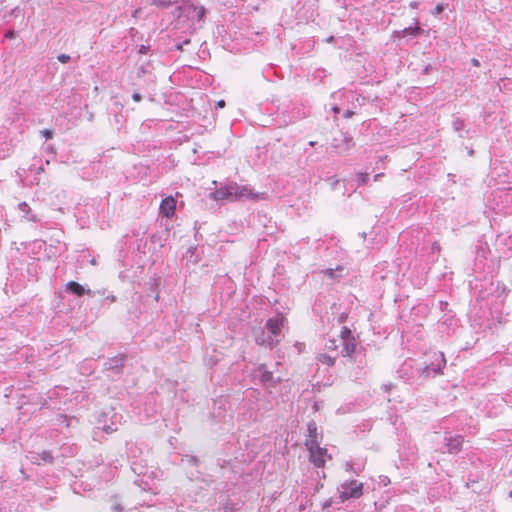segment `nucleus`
<instances>
[{
    "label": "nucleus",
    "mask_w": 512,
    "mask_h": 512,
    "mask_svg": "<svg viewBox=\"0 0 512 512\" xmlns=\"http://www.w3.org/2000/svg\"><path fill=\"white\" fill-rule=\"evenodd\" d=\"M137 452H140L135 444H131L127 448V455L130 460L131 469L136 475L134 483L141 488L142 491H151L153 494L158 493V486L155 481L156 471L147 467L138 460Z\"/></svg>",
    "instance_id": "f257e3e1"
},
{
    "label": "nucleus",
    "mask_w": 512,
    "mask_h": 512,
    "mask_svg": "<svg viewBox=\"0 0 512 512\" xmlns=\"http://www.w3.org/2000/svg\"><path fill=\"white\" fill-rule=\"evenodd\" d=\"M445 365L444 354L439 351H432L425 355V360L416 368V371L423 378L435 377L441 373Z\"/></svg>",
    "instance_id": "f03ea898"
},
{
    "label": "nucleus",
    "mask_w": 512,
    "mask_h": 512,
    "mask_svg": "<svg viewBox=\"0 0 512 512\" xmlns=\"http://www.w3.org/2000/svg\"><path fill=\"white\" fill-rule=\"evenodd\" d=\"M205 8L196 6L190 1H185L175 8L173 15L177 17L179 22L190 21L192 24L200 22L205 16Z\"/></svg>",
    "instance_id": "7ed1b4c3"
},
{
    "label": "nucleus",
    "mask_w": 512,
    "mask_h": 512,
    "mask_svg": "<svg viewBox=\"0 0 512 512\" xmlns=\"http://www.w3.org/2000/svg\"><path fill=\"white\" fill-rule=\"evenodd\" d=\"M260 198L264 199L265 193H254L248 186L226 183V200H257Z\"/></svg>",
    "instance_id": "20e7f679"
},
{
    "label": "nucleus",
    "mask_w": 512,
    "mask_h": 512,
    "mask_svg": "<svg viewBox=\"0 0 512 512\" xmlns=\"http://www.w3.org/2000/svg\"><path fill=\"white\" fill-rule=\"evenodd\" d=\"M341 502L358 499L363 495V483L357 480L344 481L338 488Z\"/></svg>",
    "instance_id": "39448f33"
},
{
    "label": "nucleus",
    "mask_w": 512,
    "mask_h": 512,
    "mask_svg": "<svg viewBox=\"0 0 512 512\" xmlns=\"http://www.w3.org/2000/svg\"><path fill=\"white\" fill-rule=\"evenodd\" d=\"M286 322V318L282 314H277L275 317H271L266 321L265 329L268 331L270 336L274 338L275 345H277L284 337L282 328Z\"/></svg>",
    "instance_id": "423d86ee"
},
{
    "label": "nucleus",
    "mask_w": 512,
    "mask_h": 512,
    "mask_svg": "<svg viewBox=\"0 0 512 512\" xmlns=\"http://www.w3.org/2000/svg\"><path fill=\"white\" fill-rule=\"evenodd\" d=\"M353 146L354 140L352 136L343 132H340L337 136H335L331 142V147L338 155L347 153Z\"/></svg>",
    "instance_id": "0eeeda50"
},
{
    "label": "nucleus",
    "mask_w": 512,
    "mask_h": 512,
    "mask_svg": "<svg viewBox=\"0 0 512 512\" xmlns=\"http://www.w3.org/2000/svg\"><path fill=\"white\" fill-rule=\"evenodd\" d=\"M254 377L259 379L265 387H273L281 380L280 377L275 378L273 373L267 370L266 365L264 364L257 367L254 372Z\"/></svg>",
    "instance_id": "6e6552de"
},
{
    "label": "nucleus",
    "mask_w": 512,
    "mask_h": 512,
    "mask_svg": "<svg viewBox=\"0 0 512 512\" xmlns=\"http://www.w3.org/2000/svg\"><path fill=\"white\" fill-rule=\"evenodd\" d=\"M444 441V447L441 449L443 453L456 454L461 451L463 436L447 433L444 437Z\"/></svg>",
    "instance_id": "1a4fd4ad"
},
{
    "label": "nucleus",
    "mask_w": 512,
    "mask_h": 512,
    "mask_svg": "<svg viewBox=\"0 0 512 512\" xmlns=\"http://www.w3.org/2000/svg\"><path fill=\"white\" fill-rule=\"evenodd\" d=\"M310 452V461L318 468L323 467L325 460L323 458L326 449L321 448L317 441L312 440L311 445L308 446Z\"/></svg>",
    "instance_id": "9d476101"
},
{
    "label": "nucleus",
    "mask_w": 512,
    "mask_h": 512,
    "mask_svg": "<svg viewBox=\"0 0 512 512\" xmlns=\"http://www.w3.org/2000/svg\"><path fill=\"white\" fill-rule=\"evenodd\" d=\"M125 359L126 356L124 354L109 358L104 362V368L112 373V377H114V375L119 376L122 373Z\"/></svg>",
    "instance_id": "9b49d317"
},
{
    "label": "nucleus",
    "mask_w": 512,
    "mask_h": 512,
    "mask_svg": "<svg viewBox=\"0 0 512 512\" xmlns=\"http://www.w3.org/2000/svg\"><path fill=\"white\" fill-rule=\"evenodd\" d=\"M452 129L458 134L460 138H471L470 130L467 128V124L464 119L454 116L452 123Z\"/></svg>",
    "instance_id": "f8f14e48"
},
{
    "label": "nucleus",
    "mask_w": 512,
    "mask_h": 512,
    "mask_svg": "<svg viewBox=\"0 0 512 512\" xmlns=\"http://www.w3.org/2000/svg\"><path fill=\"white\" fill-rule=\"evenodd\" d=\"M414 20H415V26H413V27L410 26V27H406L399 31H394L393 37L394 38H404L406 36L418 37L420 34H422L423 29L419 26L418 19H414Z\"/></svg>",
    "instance_id": "ddd939ff"
},
{
    "label": "nucleus",
    "mask_w": 512,
    "mask_h": 512,
    "mask_svg": "<svg viewBox=\"0 0 512 512\" xmlns=\"http://www.w3.org/2000/svg\"><path fill=\"white\" fill-rule=\"evenodd\" d=\"M255 341L260 346H265L272 349L275 345L274 338L270 336L268 331L264 329H260L255 333Z\"/></svg>",
    "instance_id": "4468645a"
},
{
    "label": "nucleus",
    "mask_w": 512,
    "mask_h": 512,
    "mask_svg": "<svg viewBox=\"0 0 512 512\" xmlns=\"http://www.w3.org/2000/svg\"><path fill=\"white\" fill-rule=\"evenodd\" d=\"M220 392H222L221 389H220ZM214 393H215V398L213 399L212 415L214 418L221 421L224 416V401L222 399L223 396H222V393L217 394V390H215Z\"/></svg>",
    "instance_id": "2eb2a0df"
},
{
    "label": "nucleus",
    "mask_w": 512,
    "mask_h": 512,
    "mask_svg": "<svg viewBox=\"0 0 512 512\" xmlns=\"http://www.w3.org/2000/svg\"><path fill=\"white\" fill-rule=\"evenodd\" d=\"M176 209V201L173 197H166L160 204V213L170 218L174 215Z\"/></svg>",
    "instance_id": "dca6fc26"
},
{
    "label": "nucleus",
    "mask_w": 512,
    "mask_h": 512,
    "mask_svg": "<svg viewBox=\"0 0 512 512\" xmlns=\"http://www.w3.org/2000/svg\"><path fill=\"white\" fill-rule=\"evenodd\" d=\"M66 291L77 296H83L87 294L89 296H95V292L90 289H85L81 284L75 281H70L66 284Z\"/></svg>",
    "instance_id": "f3484780"
},
{
    "label": "nucleus",
    "mask_w": 512,
    "mask_h": 512,
    "mask_svg": "<svg viewBox=\"0 0 512 512\" xmlns=\"http://www.w3.org/2000/svg\"><path fill=\"white\" fill-rule=\"evenodd\" d=\"M212 184L214 185V191L209 192L207 198L214 201L216 204L215 206L217 208L221 207V201L224 200V187L221 186L220 188H217V182L212 181Z\"/></svg>",
    "instance_id": "a211bd4d"
},
{
    "label": "nucleus",
    "mask_w": 512,
    "mask_h": 512,
    "mask_svg": "<svg viewBox=\"0 0 512 512\" xmlns=\"http://www.w3.org/2000/svg\"><path fill=\"white\" fill-rule=\"evenodd\" d=\"M342 350L341 354L343 357L352 358L356 351V342L355 339H345V341L341 342Z\"/></svg>",
    "instance_id": "6ab92c4d"
},
{
    "label": "nucleus",
    "mask_w": 512,
    "mask_h": 512,
    "mask_svg": "<svg viewBox=\"0 0 512 512\" xmlns=\"http://www.w3.org/2000/svg\"><path fill=\"white\" fill-rule=\"evenodd\" d=\"M18 209L20 212L23 213L24 218L27 219L28 221H32V222L39 221V218L37 217V215L32 212L30 206L26 202L19 203Z\"/></svg>",
    "instance_id": "aec40b11"
},
{
    "label": "nucleus",
    "mask_w": 512,
    "mask_h": 512,
    "mask_svg": "<svg viewBox=\"0 0 512 512\" xmlns=\"http://www.w3.org/2000/svg\"><path fill=\"white\" fill-rule=\"evenodd\" d=\"M32 461L36 464L43 463H53V456L49 451H42L41 453H37L34 457H32Z\"/></svg>",
    "instance_id": "412c9836"
},
{
    "label": "nucleus",
    "mask_w": 512,
    "mask_h": 512,
    "mask_svg": "<svg viewBox=\"0 0 512 512\" xmlns=\"http://www.w3.org/2000/svg\"><path fill=\"white\" fill-rule=\"evenodd\" d=\"M196 252H197L196 247H193V246L189 247L186 250L185 254L183 255V259L187 263H193V264L197 263L199 261V259H198Z\"/></svg>",
    "instance_id": "4be33fe9"
},
{
    "label": "nucleus",
    "mask_w": 512,
    "mask_h": 512,
    "mask_svg": "<svg viewBox=\"0 0 512 512\" xmlns=\"http://www.w3.org/2000/svg\"><path fill=\"white\" fill-rule=\"evenodd\" d=\"M336 358H337V355L321 353L317 356V361L326 366H333Z\"/></svg>",
    "instance_id": "5701e85b"
},
{
    "label": "nucleus",
    "mask_w": 512,
    "mask_h": 512,
    "mask_svg": "<svg viewBox=\"0 0 512 512\" xmlns=\"http://www.w3.org/2000/svg\"><path fill=\"white\" fill-rule=\"evenodd\" d=\"M363 468V464H354L352 461H347L345 463V471L353 472L356 475H359L362 472Z\"/></svg>",
    "instance_id": "b1692460"
},
{
    "label": "nucleus",
    "mask_w": 512,
    "mask_h": 512,
    "mask_svg": "<svg viewBox=\"0 0 512 512\" xmlns=\"http://www.w3.org/2000/svg\"><path fill=\"white\" fill-rule=\"evenodd\" d=\"M307 427H308V432H309V437H310V440H307V442H306V445L308 447L309 445H311L312 440L317 441V426H316L315 422H309Z\"/></svg>",
    "instance_id": "393cba45"
},
{
    "label": "nucleus",
    "mask_w": 512,
    "mask_h": 512,
    "mask_svg": "<svg viewBox=\"0 0 512 512\" xmlns=\"http://www.w3.org/2000/svg\"><path fill=\"white\" fill-rule=\"evenodd\" d=\"M182 465L197 466L198 459L193 455H183L181 458Z\"/></svg>",
    "instance_id": "a878e982"
},
{
    "label": "nucleus",
    "mask_w": 512,
    "mask_h": 512,
    "mask_svg": "<svg viewBox=\"0 0 512 512\" xmlns=\"http://www.w3.org/2000/svg\"><path fill=\"white\" fill-rule=\"evenodd\" d=\"M340 337H341V342L345 341V339H352L354 338L352 336V332L350 329H348L347 327H342V330H341V334H340Z\"/></svg>",
    "instance_id": "bb28decb"
},
{
    "label": "nucleus",
    "mask_w": 512,
    "mask_h": 512,
    "mask_svg": "<svg viewBox=\"0 0 512 512\" xmlns=\"http://www.w3.org/2000/svg\"><path fill=\"white\" fill-rule=\"evenodd\" d=\"M152 4L157 7L165 9L171 6L172 2L171 0H152Z\"/></svg>",
    "instance_id": "cd10ccee"
},
{
    "label": "nucleus",
    "mask_w": 512,
    "mask_h": 512,
    "mask_svg": "<svg viewBox=\"0 0 512 512\" xmlns=\"http://www.w3.org/2000/svg\"><path fill=\"white\" fill-rule=\"evenodd\" d=\"M111 511L112 512H123V506L118 502L116 497H114L112 499Z\"/></svg>",
    "instance_id": "c85d7f7f"
},
{
    "label": "nucleus",
    "mask_w": 512,
    "mask_h": 512,
    "mask_svg": "<svg viewBox=\"0 0 512 512\" xmlns=\"http://www.w3.org/2000/svg\"><path fill=\"white\" fill-rule=\"evenodd\" d=\"M369 180V174L368 173H359L357 175V181L359 185H365Z\"/></svg>",
    "instance_id": "c756f323"
},
{
    "label": "nucleus",
    "mask_w": 512,
    "mask_h": 512,
    "mask_svg": "<svg viewBox=\"0 0 512 512\" xmlns=\"http://www.w3.org/2000/svg\"><path fill=\"white\" fill-rule=\"evenodd\" d=\"M447 5L443 4V3H439L436 5V7L434 8L433 10V15H440L446 8Z\"/></svg>",
    "instance_id": "7c9ffc66"
},
{
    "label": "nucleus",
    "mask_w": 512,
    "mask_h": 512,
    "mask_svg": "<svg viewBox=\"0 0 512 512\" xmlns=\"http://www.w3.org/2000/svg\"><path fill=\"white\" fill-rule=\"evenodd\" d=\"M337 347L336 340H329L326 344V349L329 351H336Z\"/></svg>",
    "instance_id": "2f4dec72"
},
{
    "label": "nucleus",
    "mask_w": 512,
    "mask_h": 512,
    "mask_svg": "<svg viewBox=\"0 0 512 512\" xmlns=\"http://www.w3.org/2000/svg\"><path fill=\"white\" fill-rule=\"evenodd\" d=\"M41 135L46 139V140H49L53 137L54 135V132L52 130H49V129H44V130H41Z\"/></svg>",
    "instance_id": "473e14b6"
},
{
    "label": "nucleus",
    "mask_w": 512,
    "mask_h": 512,
    "mask_svg": "<svg viewBox=\"0 0 512 512\" xmlns=\"http://www.w3.org/2000/svg\"><path fill=\"white\" fill-rule=\"evenodd\" d=\"M57 59L61 62V63H68L70 61V56L68 54H59L57 56Z\"/></svg>",
    "instance_id": "72a5a7b5"
},
{
    "label": "nucleus",
    "mask_w": 512,
    "mask_h": 512,
    "mask_svg": "<svg viewBox=\"0 0 512 512\" xmlns=\"http://www.w3.org/2000/svg\"><path fill=\"white\" fill-rule=\"evenodd\" d=\"M408 368H412V361H406L404 362V364L402 365V368L400 370V372H407L408 371Z\"/></svg>",
    "instance_id": "f704fd0d"
},
{
    "label": "nucleus",
    "mask_w": 512,
    "mask_h": 512,
    "mask_svg": "<svg viewBox=\"0 0 512 512\" xmlns=\"http://www.w3.org/2000/svg\"><path fill=\"white\" fill-rule=\"evenodd\" d=\"M188 44H190V39H185L184 41L177 43L175 47L177 50H183V46Z\"/></svg>",
    "instance_id": "c9c22d12"
},
{
    "label": "nucleus",
    "mask_w": 512,
    "mask_h": 512,
    "mask_svg": "<svg viewBox=\"0 0 512 512\" xmlns=\"http://www.w3.org/2000/svg\"><path fill=\"white\" fill-rule=\"evenodd\" d=\"M30 170L34 171L36 174H40V173L44 172V166L36 167L35 165H33L30 167Z\"/></svg>",
    "instance_id": "e433bc0d"
},
{
    "label": "nucleus",
    "mask_w": 512,
    "mask_h": 512,
    "mask_svg": "<svg viewBox=\"0 0 512 512\" xmlns=\"http://www.w3.org/2000/svg\"><path fill=\"white\" fill-rule=\"evenodd\" d=\"M116 469V467L114 468H111L109 469V473L105 476V481H109L113 478L114 476V470Z\"/></svg>",
    "instance_id": "4c0bfd02"
},
{
    "label": "nucleus",
    "mask_w": 512,
    "mask_h": 512,
    "mask_svg": "<svg viewBox=\"0 0 512 512\" xmlns=\"http://www.w3.org/2000/svg\"><path fill=\"white\" fill-rule=\"evenodd\" d=\"M324 275L329 278H334L335 271L333 269H326L323 271Z\"/></svg>",
    "instance_id": "58836bf2"
},
{
    "label": "nucleus",
    "mask_w": 512,
    "mask_h": 512,
    "mask_svg": "<svg viewBox=\"0 0 512 512\" xmlns=\"http://www.w3.org/2000/svg\"><path fill=\"white\" fill-rule=\"evenodd\" d=\"M132 99H133L135 102H140V101H141V99H142V96H141V94H140V93L135 92V93H133V95H132Z\"/></svg>",
    "instance_id": "ea45409f"
},
{
    "label": "nucleus",
    "mask_w": 512,
    "mask_h": 512,
    "mask_svg": "<svg viewBox=\"0 0 512 512\" xmlns=\"http://www.w3.org/2000/svg\"><path fill=\"white\" fill-rule=\"evenodd\" d=\"M103 431L106 432V433H112L113 431H115L114 428H112L111 426L109 425H104L103 426Z\"/></svg>",
    "instance_id": "a19ab883"
},
{
    "label": "nucleus",
    "mask_w": 512,
    "mask_h": 512,
    "mask_svg": "<svg viewBox=\"0 0 512 512\" xmlns=\"http://www.w3.org/2000/svg\"><path fill=\"white\" fill-rule=\"evenodd\" d=\"M353 114H354V112H353V111H351V110H346V111L344 112V114H343V117H344V118H350Z\"/></svg>",
    "instance_id": "79ce46f5"
},
{
    "label": "nucleus",
    "mask_w": 512,
    "mask_h": 512,
    "mask_svg": "<svg viewBox=\"0 0 512 512\" xmlns=\"http://www.w3.org/2000/svg\"><path fill=\"white\" fill-rule=\"evenodd\" d=\"M217 106H218L219 108H224V99L219 100V101L217 102Z\"/></svg>",
    "instance_id": "37998d69"
},
{
    "label": "nucleus",
    "mask_w": 512,
    "mask_h": 512,
    "mask_svg": "<svg viewBox=\"0 0 512 512\" xmlns=\"http://www.w3.org/2000/svg\"><path fill=\"white\" fill-rule=\"evenodd\" d=\"M383 175H384L383 173L376 174V175L374 176V180H375V181L379 180Z\"/></svg>",
    "instance_id": "c03bdc74"
},
{
    "label": "nucleus",
    "mask_w": 512,
    "mask_h": 512,
    "mask_svg": "<svg viewBox=\"0 0 512 512\" xmlns=\"http://www.w3.org/2000/svg\"><path fill=\"white\" fill-rule=\"evenodd\" d=\"M471 62L474 66H479V61L477 59L473 58Z\"/></svg>",
    "instance_id": "a18cd8bd"
},
{
    "label": "nucleus",
    "mask_w": 512,
    "mask_h": 512,
    "mask_svg": "<svg viewBox=\"0 0 512 512\" xmlns=\"http://www.w3.org/2000/svg\"><path fill=\"white\" fill-rule=\"evenodd\" d=\"M332 110H333V112H334L335 114H337V113H339V112H340V108H339V107H337V106H334V107L332 108Z\"/></svg>",
    "instance_id": "49530a36"
},
{
    "label": "nucleus",
    "mask_w": 512,
    "mask_h": 512,
    "mask_svg": "<svg viewBox=\"0 0 512 512\" xmlns=\"http://www.w3.org/2000/svg\"><path fill=\"white\" fill-rule=\"evenodd\" d=\"M106 299L110 300L111 302H115L116 301V297L113 296V295L112 296H108Z\"/></svg>",
    "instance_id": "de8ad7c7"
},
{
    "label": "nucleus",
    "mask_w": 512,
    "mask_h": 512,
    "mask_svg": "<svg viewBox=\"0 0 512 512\" xmlns=\"http://www.w3.org/2000/svg\"><path fill=\"white\" fill-rule=\"evenodd\" d=\"M146 50H147V48H146L144 45H142V46L140 47L139 52H140V53H145V52H146Z\"/></svg>",
    "instance_id": "09e8293b"
},
{
    "label": "nucleus",
    "mask_w": 512,
    "mask_h": 512,
    "mask_svg": "<svg viewBox=\"0 0 512 512\" xmlns=\"http://www.w3.org/2000/svg\"><path fill=\"white\" fill-rule=\"evenodd\" d=\"M331 502H332L331 500L326 501L323 507L327 508V507L331 506Z\"/></svg>",
    "instance_id": "8fccbe9b"
},
{
    "label": "nucleus",
    "mask_w": 512,
    "mask_h": 512,
    "mask_svg": "<svg viewBox=\"0 0 512 512\" xmlns=\"http://www.w3.org/2000/svg\"><path fill=\"white\" fill-rule=\"evenodd\" d=\"M334 41V37L333 36H329L327 39H326V42L328 43H331Z\"/></svg>",
    "instance_id": "3c124183"
},
{
    "label": "nucleus",
    "mask_w": 512,
    "mask_h": 512,
    "mask_svg": "<svg viewBox=\"0 0 512 512\" xmlns=\"http://www.w3.org/2000/svg\"><path fill=\"white\" fill-rule=\"evenodd\" d=\"M410 6H411L412 8H417L418 3H417V2H411V3H410Z\"/></svg>",
    "instance_id": "603ef678"
},
{
    "label": "nucleus",
    "mask_w": 512,
    "mask_h": 512,
    "mask_svg": "<svg viewBox=\"0 0 512 512\" xmlns=\"http://www.w3.org/2000/svg\"><path fill=\"white\" fill-rule=\"evenodd\" d=\"M383 482H384V484L386 485L387 483H389V482H390V480H389L387 477H385V478L383 479Z\"/></svg>",
    "instance_id": "864d4df0"
},
{
    "label": "nucleus",
    "mask_w": 512,
    "mask_h": 512,
    "mask_svg": "<svg viewBox=\"0 0 512 512\" xmlns=\"http://www.w3.org/2000/svg\"><path fill=\"white\" fill-rule=\"evenodd\" d=\"M438 248H439L438 244L434 243L432 246V249L434 250V249H438Z\"/></svg>",
    "instance_id": "5fc2aeb1"
},
{
    "label": "nucleus",
    "mask_w": 512,
    "mask_h": 512,
    "mask_svg": "<svg viewBox=\"0 0 512 512\" xmlns=\"http://www.w3.org/2000/svg\"><path fill=\"white\" fill-rule=\"evenodd\" d=\"M60 419L65 422L67 420V417L66 416H60Z\"/></svg>",
    "instance_id": "6e6d98bb"
},
{
    "label": "nucleus",
    "mask_w": 512,
    "mask_h": 512,
    "mask_svg": "<svg viewBox=\"0 0 512 512\" xmlns=\"http://www.w3.org/2000/svg\"><path fill=\"white\" fill-rule=\"evenodd\" d=\"M216 375H215V372L211 375V380L214 381Z\"/></svg>",
    "instance_id": "4d7b16f0"
},
{
    "label": "nucleus",
    "mask_w": 512,
    "mask_h": 512,
    "mask_svg": "<svg viewBox=\"0 0 512 512\" xmlns=\"http://www.w3.org/2000/svg\"><path fill=\"white\" fill-rule=\"evenodd\" d=\"M309 145H310V146H314V145H315V142H314V141H310V142H309Z\"/></svg>",
    "instance_id": "13d9d810"
}]
</instances>
